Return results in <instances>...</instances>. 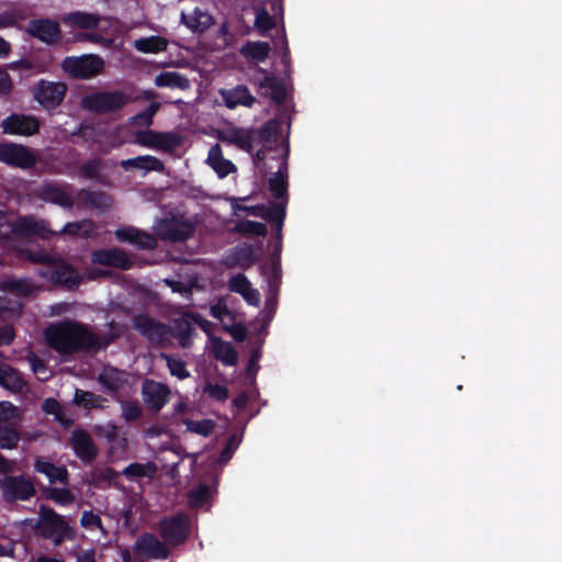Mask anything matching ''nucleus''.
<instances>
[{
  "label": "nucleus",
  "mask_w": 562,
  "mask_h": 562,
  "mask_svg": "<svg viewBox=\"0 0 562 562\" xmlns=\"http://www.w3.org/2000/svg\"><path fill=\"white\" fill-rule=\"evenodd\" d=\"M47 345L59 355L76 352H98L106 349L114 340V336H101L92 328L77 321H61L49 325L44 330Z\"/></svg>",
  "instance_id": "obj_1"
},
{
  "label": "nucleus",
  "mask_w": 562,
  "mask_h": 562,
  "mask_svg": "<svg viewBox=\"0 0 562 562\" xmlns=\"http://www.w3.org/2000/svg\"><path fill=\"white\" fill-rule=\"evenodd\" d=\"M35 535L50 540L56 547L76 538V530L65 517L47 505H40L38 518L33 526Z\"/></svg>",
  "instance_id": "obj_2"
},
{
  "label": "nucleus",
  "mask_w": 562,
  "mask_h": 562,
  "mask_svg": "<svg viewBox=\"0 0 562 562\" xmlns=\"http://www.w3.org/2000/svg\"><path fill=\"white\" fill-rule=\"evenodd\" d=\"M130 102V95L121 90L99 91L85 95L81 106L94 114H108L123 109Z\"/></svg>",
  "instance_id": "obj_3"
},
{
  "label": "nucleus",
  "mask_w": 562,
  "mask_h": 562,
  "mask_svg": "<svg viewBox=\"0 0 562 562\" xmlns=\"http://www.w3.org/2000/svg\"><path fill=\"white\" fill-rule=\"evenodd\" d=\"M67 91L65 82L46 79H40L30 88L33 100L47 112L55 111L63 104Z\"/></svg>",
  "instance_id": "obj_4"
},
{
  "label": "nucleus",
  "mask_w": 562,
  "mask_h": 562,
  "mask_svg": "<svg viewBox=\"0 0 562 562\" xmlns=\"http://www.w3.org/2000/svg\"><path fill=\"white\" fill-rule=\"evenodd\" d=\"M0 491L7 504L30 501L36 494L33 480L24 474L5 475L0 481Z\"/></svg>",
  "instance_id": "obj_5"
},
{
  "label": "nucleus",
  "mask_w": 562,
  "mask_h": 562,
  "mask_svg": "<svg viewBox=\"0 0 562 562\" xmlns=\"http://www.w3.org/2000/svg\"><path fill=\"white\" fill-rule=\"evenodd\" d=\"M63 70L74 79H91L104 69V61L97 55L68 56L61 61Z\"/></svg>",
  "instance_id": "obj_6"
},
{
  "label": "nucleus",
  "mask_w": 562,
  "mask_h": 562,
  "mask_svg": "<svg viewBox=\"0 0 562 562\" xmlns=\"http://www.w3.org/2000/svg\"><path fill=\"white\" fill-rule=\"evenodd\" d=\"M159 532L164 541L171 547H178L184 543L191 532L188 516L179 513L175 516L161 519L159 521Z\"/></svg>",
  "instance_id": "obj_7"
},
{
  "label": "nucleus",
  "mask_w": 562,
  "mask_h": 562,
  "mask_svg": "<svg viewBox=\"0 0 562 562\" xmlns=\"http://www.w3.org/2000/svg\"><path fill=\"white\" fill-rule=\"evenodd\" d=\"M195 231V226L189 220L178 218L176 216L165 217L157 224V235L162 240L171 243H183L190 239Z\"/></svg>",
  "instance_id": "obj_8"
},
{
  "label": "nucleus",
  "mask_w": 562,
  "mask_h": 562,
  "mask_svg": "<svg viewBox=\"0 0 562 562\" xmlns=\"http://www.w3.org/2000/svg\"><path fill=\"white\" fill-rule=\"evenodd\" d=\"M133 328L145 337L148 341L162 345L170 333L169 326L155 319L148 314L140 313L132 318Z\"/></svg>",
  "instance_id": "obj_9"
},
{
  "label": "nucleus",
  "mask_w": 562,
  "mask_h": 562,
  "mask_svg": "<svg viewBox=\"0 0 562 562\" xmlns=\"http://www.w3.org/2000/svg\"><path fill=\"white\" fill-rule=\"evenodd\" d=\"M0 161L21 169H30L35 166L36 157L24 145L15 143L0 144Z\"/></svg>",
  "instance_id": "obj_10"
},
{
  "label": "nucleus",
  "mask_w": 562,
  "mask_h": 562,
  "mask_svg": "<svg viewBox=\"0 0 562 562\" xmlns=\"http://www.w3.org/2000/svg\"><path fill=\"white\" fill-rule=\"evenodd\" d=\"M1 127L4 134L33 136L40 132L41 121L34 115L12 113L2 121Z\"/></svg>",
  "instance_id": "obj_11"
},
{
  "label": "nucleus",
  "mask_w": 562,
  "mask_h": 562,
  "mask_svg": "<svg viewBox=\"0 0 562 562\" xmlns=\"http://www.w3.org/2000/svg\"><path fill=\"white\" fill-rule=\"evenodd\" d=\"M136 142L144 147L162 151H172L181 144V139L176 133L153 130L138 131L136 133Z\"/></svg>",
  "instance_id": "obj_12"
},
{
  "label": "nucleus",
  "mask_w": 562,
  "mask_h": 562,
  "mask_svg": "<svg viewBox=\"0 0 562 562\" xmlns=\"http://www.w3.org/2000/svg\"><path fill=\"white\" fill-rule=\"evenodd\" d=\"M26 30L32 37L47 45L58 43L63 34L59 23L48 18L31 20Z\"/></svg>",
  "instance_id": "obj_13"
},
{
  "label": "nucleus",
  "mask_w": 562,
  "mask_h": 562,
  "mask_svg": "<svg viewBox=\"0 0 562 562\" xmlns=\"http://www.w3.org/2000/svg\"><path fill=\"white\" fill-rule=\"evenodd\" d=\"M11 231L20 237H38L41 239H48L55 234L50 231L46 221L32 216L18 217L12 224Z\"/></svg>",
  "instance_id": "obj_14"
},
{
  "label": "nucleus",
  "mask_w": 562,
  "mask_h": 562,
  "mask_svg": "<svg viewBox=\"0 0 562 562\" xmlns=\"http://www.w3.org/2000/svg\"><path fill=\"white\" fill-rule=\"evenodd\" d=\"M45 276L53 284L65 286L69 290L77 288L82 281L78 270L64 260H59L49 267Z\"/></svg>",
  "instance_id": "obj_15"
},
{
  "label": "nucleus",
  "mask_w": 562,
  "mask_h": 562,
  "mask_svg": "<svg viewBox=\"0 0 562 562\" xmlns=\"http://www.w3.org/2000/svg\"><path fill=\"white\" fill-rule=\"evenodd\" d=\"M71 186L60 183H45L36 192L40 200L58 205L64 209H72L75 201L68 189Z\"/></svg>",
  "instance_id": "obj_16"
},
{
  "label": "nucleus",
  "mask_w": 562,
  "mask_h": 562,
  "mask_svg": "<svg viewBox=\"0 0 562 562\" xmlns=\"http://www.w3.org/2000/svg\"><path fill=\"white\" fill-rule=\"evenodd\" d=\"M135 553L146 559H168L170 551L166 542L160 541L154 533L144 532L134 544Z\"/></svg>",
  "instance_id": "obj_17"
},
{
  "label": "nucleus",
  "mask_w": 562,
  "mask_h": 562,
  "mask_svg": "<svg viewBox=\"0 0 562 562\" xmlns=\"http://www.w3.org/2000/svg\"><path fill=\"white\" fill-rule=\"evenodd\" d=\"M70 446L75 454L85 463H92L98 457V448L90 434L77 428L70 436Z\"/></svg>",
  "instance_id": "obj_18"
},
{
  "label": "nucleus",
  "mask_w": 562,
  "mask_h": 562,
  "mask_svg": "<svg viewBox=\"0 0 562 562\" xmlns=\"http://www.w3.org/2000/svg\"><path fill=\"white\" fill-rule=\"evenodd\" d=\"M142 394L147 407L154 412H159L168 403L170 389L164 383L145 380Z\"/></svg>",
  "instance_id": "obj_19"
},
{
  "label": "nucleus",
  "mask_w": 562,
  "mask_h": 562,
  "mask_svg": "<svg viewBox=\"0 0 562 562\" xmlns=\"http://www.w3.org/2000/svg\"><path fill=\"white\" fill-rule=\"evenodd\" d=\"M91 260L106 267H114L122 270H128L133 266V261L128 255L120 248L99 249L92 252Z\"/></svg>",
  "instance_id": "obj_20"
},
{
  "label": "nucleus",
  "mask_w": 562,
  "mask_h": 562,
  "mask_svg": "<svg viewBox=\"0 0 562 562\" xmlns=\"http://www.w3.org/2000/svg\"><path fill=\"white\" fill-rule=\"evenodd\" d=\"M34 470L45 475L50 484L60 483L65 486L69 484V472L64 465H55L43 457H37L34 462Z\"/></svg>",
  "instance_id": "obj_21"
},
{
  "label": "nucleus",
  "mask_w": 562,
  "mask_h": 562,
  "mask_svg": "<svg viewBox=\"0 0 562 562\" xmlns=\"http://www.w3.org/2000/svg\"><path fill=\"white\" fill-rule=\"evenodd\" d=\"M169 335L178 339L182 348H189L192 345V336L195 334L194 322L188 316V313L182 317L175 318L171 326H169Z\"/></svg>",
  "instance_id": "obj_22"
},
{
  "label": "nucleus",
  "mask_w": 562,
  "mask_h": 562,
  "mask_svg": "<svg viewBox=\"0 0 562 562\" xmlns=\"http://www.w3.org/2000/svg\"><path fill=\"white\" fill-rule=\"evenodd\" d=\"M181 23L193 33L203 34L214 24V18L209 12L195 8L191 13L181 12Z\"/></svg>",
  "instance_id": "obj_23"
},
{
  "label": "nucleus",
  "mask_w": 562,
  "mask_h": 562,
  "mask_svg": "<svg viewBox=\"0 0 562 562\" xmlns=\"http://www.w3.org/2000/svg\"><path fill=\"white\" fill-rule=\"evenodd\" d=\"M288 160L285 157L280 164L278 171L269 178L268 187L271 195L278 200V202H288Z\"/></svg>",
  "instance_id": "obj_24"
},
{
  "label": "nucleus",
  "mask_w": 562,
  "mask_h": 562,
  "mask_svg": "<svg viewBox=\"0 0 562 562\" xmlns=\"http://www.w3.org/2000/svg\"><path fill=\"white\" fill-rule=\"evenodd\" d=\"M221 95L228 109H235L238 105L251 108L256 102V98L245 85H238L232 89H224L221 91Z\"/></svg>",
  "instance_id": "obj_25"
},
{
  "label": "nucleus",
  "mask_w": 562,
  "mask_h": 562,
  "mask_svg": "<svg viewBox=\"0 0 562 562\" xmlns=\"http://www.w3.org/2000/svg\"><path fill=\"white\" fill-rule=\"evenodd\" d=\"M77 201L79 206L105 211L112 205V199L102 191H92L89 189H80L77 192Z\"/></svg>",
  "instance_id": "obj_26"
},
{
  "label": "nucleus",
  "mask_w": 562,
  "mask_h": 562,
  "mask_svg": "<svg viewBox=\"0 0 562 562\" xmlns=\"http://www.w3.org/2000/svg\"><path fill=\"white\" fill-rule=\"evenodd\" d=\"M206 162L221 179L236 171L235 165L231 160L224 158L222 147L220 144L211 146L207 154Z\"/></svg>",
  "instance_id": "obj_27"
},
{
  "label": "nucleus",
  "mask_w": 562,
  "mask_h": 562,
  "mask_svg": "<svg viewBox=\"0 0 562 562\" xmlns=\"http://www.w3.org/2000/svg\"><path fill=\"white\" fill-rule=\"evenodd\" d=\"M261 95L270 98L276 104H282L286 100V89L281 79L276 76H265L259 82Z\"/></svg>",
  "instance_id": "obj_28"
},
{
  "label": "nucleus",
  "mask_w": 562,
  "mask_h": 562,
  "mask_svg": "<svg viewBox=\"0 0 562 562\" xmlns=\"http://www.w3.org/2000/svg\"><path fill=\"white\" fill-rule=\"evenodd\" d=\"M0 386L18 393L24 389L25 382L19 370L10 364L0 363Z\"/></svg>",
  "instance_id": "obj_29"
},
{
  "label": "nucleus",
  "mask_w": 562,
  "mask_h": 562,
  "mask_svg": "<svg viewBox=\"0 0 562 562\" xmlns=\"http://www.w3.org/2000/svg\"><path fill=\"white\" fill-rule=\"evenodd\" d=\"M121 166L127 169H139L145 171H162L165 169L164 162L157 157L150 155L137 156L123 160Z\"/></svg>",
  "instance_id": "obj_30"
},
{
  "label": "nucleus",
  "mask_w": 562,
  "mask_h": 562,
  "mask_svg": "<svg viewBox=\"0 0 562 562\" xmlns=\"http://www.w3.org/2000/svg\"><path fill=\"white\" fill-rule=\"evenodd\" d=\"M213 355L222 361L225 366H235L238 360V353L234 346L223 340L221 337H212Z\"/></svg>",
  "instance_id": "obj_31"
},
{
  "label": "nucleus",
  "mask_w": 562,
  "mask_h": 562,
  "mask_svg": "<svg viewBox=\"0 0 562 562\" xmlns=\"http://www.w3.org/2000/svg\"><path fill=\"white\" fill-rule=\"evenodd\" d=\"M101 18L98 14L75 11L64 18L65 23H69L82 30H95L99 27Z\"/></svg>",
  "instance_id": "obj_32"
},
{
  "label": "nucleus",
  "mask_w": 562,
  "mask_h": 562,
  "mask_svg": "<svg viewBox=\"0 0 562 562\" xmlns=\"http://www.w3.org/2000/svg\"><path fill=\"white\" fill-rule=\"evenodd\" d=\"M21 439L20 422L0 424V448L11 450Z\"/></svg>",
  "instance_id": "obj_33"
},
{
  "label": "nucleus",
  "mask_w": 562,
  "mask_h": 562,
  "mask_svg": "<svg viewBox=\"0 0 562 562\" xmlns=\"http://www.w3.org/2000/svg\"><path fill=\"white\" fill-rule=\"evenodd\" d=\"M1 290L16 296L27 297L34 293L35 288L29 279L8 278L2 281Z\"/></svg>",
  "instance_id": "obj_34"
},
{
  "label": "nucleus",
  "mask_w": 562,
  "mask_h": 562,
  "mask_svg": "<svg viewBox=\"0 0 562 562\" xmlns=\"http://www.w3.org/2000/svg\"><path fill=\"white\" fill-rule=\"evenodd\" d=\"M271 47L268 42H247L244 44L240 48V54L251 60L256 61H265L269 54H270Z\"/></svg>",
  "instance_id": "obj_35"
},
{
  "label": "nucleus",
  "mask_w": 562,
  "mask_h": 562,
  "mask_svg": "<svg viewBox=\"0 0 562 562\" xmlns=\"http://www.w3.org/2000/svg\"><path fill=\"white\" fill-rule=\"evenodd\" d=\"M155 85L157 87L178 88L186 90L190 87L189 79L177 71H164L156 76Z\"/></svg>",
  "instance_id": "obj_36"
},
{
  "label": "nucleus",
  "mask_w": 562,
  "mask_h": 562,
  "mask_svg": "<svg viewBox=\"0 0 562 562\" xmlns=\"http://www.w3.org/2000/svg\"><path fill=\"white\" fill-rule=\"evenodd\" d=\"M72 402L75 405L83 407L85 409H103L106 398L103 397L102 395H97L90 391L76 389Z\"/></svg>",
  "instance_id": "obj_37"
},
{
  "label": "nucleus",
  "mask_w": 562,
  "mask_h": 562,
  "mask_svg": "<svg viewBox=\"0 0 562 562\" xmlns=\"http://www.w3.org/2000/svg\"><path fill=\"white\" fill-rule=\"evenodd\" d=\"M168 41L161 36L151 35L135 40L134 47L136 50L145 54H157L167 49Z\"/></svg>",
  "instance_id": "obj_38"
},
{
  "label": "nucleus",
  "mask_w": 562,
  "mask_h": 562,
  "mask_svg": "<svg viewBox=\"0 0 562 562\" xmlns=\"http://www.w3.org/2000/svg\"><path fill=\"white\" fill-rule=\"evenodd\" d=\"M281 279H282L281 262H280V259L277 258L274 260H271L270 272L267 277L268 291H269V296L267 300L268 304H270L272 301H276L277 295L279 293Z\"/></svg>",
  "instance_id": "obj_39"
},
{
  "label": "nucleus",
  "mask_w": 562,
  "mask_h": 562,
  "mask_svg": "<svg viewBox=\"0 0 562 562\" xmlns=\"http://www.w3.org/2000/svg\"><path fill=\"white\" fill-rule=\"evenodd\" d=\"M43 494L47 499L61 506L70 505L76 499L75 494L65 485L64 487L47 486L43 490Z\"/></svg>",
  "instance_id": "obj_40"
},
{
  "label": "nucleus",
  "mask_w": 562,
  "mask_h": 562,
  "mask_svg": "<svg viewBox=\"0 0 562 562\" xmlns=\"http://www.w3.org/2000/svg\"><path fill=\"white\" fill-rule=\"evenodd\" d=\"M256 142L276 143L281 133L280 123L277 120H269L260 128L255 130Z\"/></svg>",
  "instance_id": "obj_41"
},
{
  "label": "nucleus",
  "mask_w": 562,
  "mask_h": 562,
  "mask_svg": "<svg viewBox=\"0 0 562 562\" xmlns=\"http://www.w3.org/2000/svg\"><path fill=\"white\" fill-rule=\"evenodd\" d=\"M256 143L255 128H235L234 145L239 149L249 154L254 150V144Z\"/></svg>",
  "instance_id": "obj_42"
},
{
  "label": "nucleus",
  "mask_w": 562,
  "mask_h": 562,
  "mask_svg": "<svg viewBox=\"0 0 562 562\" xmlns=\"http://www.w3.org/2000/svg\"><path fill=\"white\" fill-rule=\"evenodd\" d=\"M93 231V223L91 220H82L77 222H68L61 229V233L70 236H81L89 238Z\"/></svg>",
  "instance_id": "obj_43"
},
{
  "label": "nucleus",
  "mask_w": 562,
  "mask_h": 562,
  "mask_svg": "<svg viewBox=\"0 0 562 562\" xmlns=\"http://www.w3.org/2000/svg\"><path fill=\"white\" fill-rule=\"evenodd\" d=\"M234 231L248 236L265 237L267 235V226L263 223L250 220L239 221L235 225Z\"/></svg>",
  "instance_id": "obj_44"
},
{
  "label": "nucleus",
  "mask_w": 562,
  "mask_h": 562,
  "mask_svg": "<svg viewBox=\"0 0 562 562\" xmlns=\"http://www.w3.org/2000/svg\"><path fill=\"white\" fill-rule=\"evenodd\" d=\"M286 204V201L271 202L269 206H266L262 218L272 224L284 222Z\"/></svg>",
  "instance_id": "obj_45"
},
{
  "label": "nucleus",
  "mask_w": 562,
  "mask_h": 562,
  "mask_svg": "<svg viewBox=\"0 0 562 562\" xmlns=\"http://www.w3.org/2000/svg\"><path fill=\"white\" fill-rule=\"evenodd\" d=\"M183 424L186 425L187 430L201 435L203 437H209L215 428V423L212 419H184Z\"/></svg>",
  "instance_id": "obj_46"
},
{
  "label": "nucleus",
  "mask_w": 562,
  "mask_h": 562,
  "mask_svg": "<svg viewBox=\"0 0 562 562\" xmlns=\"http://www.w3.org/2000/svg\"><path fill=\"white\" fill-rule=\"evenodd\" d=\"M234 259L239 268L244 270L250 268L256 261L254 248L249 245L237 248L234 252Z\"/></svg>",
  "instance_id": "obj_47"
},
{
  "label": "nucleus",
  "mask_w": 562,
  "mask_h": 562,
  "mask_svg": "<svg viewBox=\"0 0 562 562\" xmlns=\"http://www.w3.org/2000/svg\"><path fill=\"white\" fill-rule=\"evenodd\" d=\"M43 411L48 415H54L55 418L65 427L72 425V419L65 418L63 416V408L60 403L53 397L46 398L43 402Z\"/></svg>",
  "instance_id": "obj_48"
},
{
  "label": "nucleus",
  "mask_w": 562,
  "mask_h": 562,
  "mask_svg": "<svg viewBox=\"0 0 562 562\" xmlns=\"http://www.w3.org/2000/svg\"><path fill=\"white\" fill-rule=\"evenodd\" d=\"M211 488L206 484H200L188 494V502L191 507H202L210 497Z\"/></svg>",
  "instance_id": "obj_49"
},
{
  "label": "nucleus",
  "mask_w": 562,
  "mask_h": 562,
  "mask_svg": "<svg viewBox=\"0 0 562 562\" xmlns=\"http://www.w3.org/2000/svg\"><path fill=\"white\" fill-rule=\"evenodd\" d=\"M161 357L166 359L171 375L177 376L179 380L190 376V372L187 370L186 362L182 359L173 358L166 353H162Z\"/></svg>",
  "instance_id": "obj_50"
},
{
  "label": "nucleus",
  "mask_w": 562,
  "mask_h": 562,
  "mask_svg": "<svg viewBox=\"0 0 562 562\" xmlns=\"http://www.w3.org/2000/svg\"><path fill=\"white\" fill-rule=\"evenodd\" d=\"M21 420L19 408L11 402H0V424L14 423Z\"/></svg>",
  "instance_id": "obj_51"
},
{
  "label": "nucleus",
  "mask_w": 562,
  "mask_h": 562,
  "mask_svg": "<svg viewBox=\"0 0 562 562\" xmlns=\"http://www.w3.org/2000/svg\"><path fill=\"white\" fill-rule=\"evenodd\" d=\"M255 26L260 32H267L276 27L274 18L265 8L256 9Z\"/></svg>",
  "instance_id": "obj_52"
},
{
  "label": "nucleus",
  "mask_w": 562,
  "mask_h": 562,
  "mask_svg": "<svg viewBox=\"0 0 562 562\" xmlns=\"http://www.w3.org/2000/svg\"><path fill=\"white\" fill-rule=\"evenodd\" d=\"M160 103L151 102L149 105L142 112L137 113L132 117L133 122L144 126H150L153 124V117L159 111Z\"/></svg>",
  "instance_id": "obj_53"
},
{
  "label": "nucleus",
  "mask_w": 562,
  "mask_h": 562,
  "mask_svg": "<svg viewBox=\"0 0 562 562\" xmlns=\"http://www.w3.org/2000/svg\"><path fill=\"white\" fill-rule=\"evenodd\" d=\"M202 392L216 402H225L229 397V391L225 385L207 382Z\"/></svg>",
  "instance_id": "obj_54"
},
{
  "label": "nucleus",
  "mask_w": 562,
  "mask_h": 562,
  "mask_svg": "<svg viewBox=\"0 0 562 562\" xmlns=\"http://www.w3.org/2000/svg\"><path fill=\"white\" fill-rule=\"evenodd\" d=\"M101 167L102 160L100 158H93L83 162L80 167V171L87 179L98 180L100 178Z\"/></svg>",
  "instance_id": "obj_55"
},
{
  "label": "nucleus",
  "mask_w": 562,
  "mask_h": 562,
  "mask_svg": "<svg viewBox=\"0 0 562 562\" xmlns=\"http://www.w3.org/2000/svg\"><path fill=\"white\" fill-rule=\"evenodd\" d=\"M134 246L139 249L151 250L157 247V239L154 235L138 229L137 236L135 235Z\"/></svg>",
  "instance_id": "obj_56"
},
{
  "label": "nucleus",
  "mask_w": 562,
  "mask_h": 562,
  "mask_svg": "<svg viewBox=\"0 0 562 562\" xmlns=\"http://www.w3.org/2000/svg\"><path fill=\"white\" fill-rule=\"evenodd\" d=\"M251 285L250 281L244 273H238L232 277L228 281V289L231 292H235L241 295L249 286Z\"/></svg>",
  "instance_id": "obj_57"
},
{
  "label": "nucleus",
  "mask_w": 562,
  "mask_h": 562,
  "mask_svg": "<svg viewBox=\"0 0 562 562\" xmlns=\"http://www.w3.org/2000/svg\"><path fill=\"white\" fill-rule=\"evenodd\" d=\"M32 60V70L34 74H44L49 71L52 65H53V56L50 54H47L44 57L40 56H33L31 57Z\"/></svg>",
  "instance_id": "obj_58"
},
{
  "label": "nucleus",
  "mask_w": 562,
  "mask_h": 562,
  "mask_svg": "<svg viewBox=\"0 0 562 562\" xmlns=\"http://www.w3.org/2000/svg\"><path fill=\"white\" fill-rule=\"evenodd\" d=\"M122 415L126 422H135L142 417V409L135 402H123Z\"/></svg>",
  "instance_id": "obj_59"
},
{
  "label": "nucleus",
  "mask_w": 562,
  "mask_h": 562,
  "mask_svg": "<svg viewBox=\"0 0 562 562\" xmlns=\"http://www.w3.org/2000/svg\"><path fill=\"white\" fill-rule=\"evenodd\" d=\"M240 443V438L237 434H233L228 437L224 448L221 451V461H228L231 460L234 451L238 448Z\"/></svg>",
  "instance_id": "obj_60"
},
{
  "label": "nucleus",
  "mask_w": 562,
  "mask_h": 562,
  "mask_svg": "<svg viewBox=\"0 0 562 562\" xmlns=\"http://www.w3.org/2000/svg\"><path fill=\"white\" fill-rule=\"evenodd\" d=\"M80 524L83 528H102L100 516L92 510H85L82 513Z\"/></svg>",
  "instance_id": "obj_61"
},
{
  "label": "nucleus",
  "mask_w": 562,
  "mask_h": 562,
  "mask_svg": "<svg viewBox=\"0 0 562 562\" xmlns=\"http://www.w3.org/2000/svg\"><path fill=\"white\" fill-rule=\"evenodd\" d=\"M124 475L128 479H138L147 475L146 465L143 463L134 462L128 464L124 471Z\"/></svg>",
  "instance_id": "obj_62"
},
{
  "label": "nucleus",
  "mask_w": 562,
  "mask_h": 562,
  "mask_svg": "<svg viewBox=\"0 0 562 562\" xmlns=\"http://www.w3.org/2000/svg\"><path fill=\"white\" fill-rule=\"evenodd\" d=\"M188 316H190L194 325H198L209 337H213L212 331L215 325L212 322L203 318L199 313H188Z\"/></svg>",
  "instance_id": "obj_63"
},
{
  "label": "nucleus",
  "mask_w": 562,
  "mask_h": 562,
  "mask_svg": "<svg viewBox=\"0 0 562 562\" xmlns=\"http://www.w3.org/2000/svg\"><path fill=\"white\" fill-rule=\"evenodd\" d=\"M138 228L135 227H123L115 232L116 238L122 243L134 244L135 235L137 236Z\"/></svg>",
  "instance_id": "obj_64"
}]
</instances>
